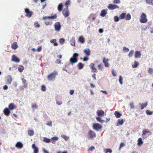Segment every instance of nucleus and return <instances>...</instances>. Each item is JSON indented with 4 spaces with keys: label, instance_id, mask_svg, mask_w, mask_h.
Instances as JSON below:
<instances>
[{
    "label": "nucleus",
    "instance_id": "nucleus-13",
    "mask_svg": "<svg viewBox=\"0 0 153 153\" xmlns=\"http://www.w3.org/2000/svg\"><path fill=\"white\" fill-rule=\"evenodd\" d=\"M13 79L10 75H8L6 77V83L7 84H11Z\"/></svg>",
    "mask_w": 153,
    "mask_h": 153
},
{
    "label": "nucleus",
    "instance_id": "nucleus-11",
    "mask_svg": "<svg viewBox=\"0 0 153 153\" xmlns=\"http://www.w3.org/2000/svg\"><path fill=\"white\" fill-rule=\"evenodd\" d=\"M83 51L86 56H89L90 55L91 51L89 48H85L83 50Z\"/></svg>",
    "mask_w": 153,
    "mask_h": 153
},
{
    "label": "nucleus",
    "instance_id": "nucleus-30",
    "mask_svg": "<svg viewBox=\"0 0 153 153\" xmlns=\"http://www.w3.org/2000/svg\"><path fill=\"white\" fill-rule=\"evenodd\" d=\"M126 13H122L119 16V18L121 19H122L125 18Z\"/></svg>",
    "mask_w": 153,
    "mask_h": 153
},
{
    "label": "nucleus",
    "instance_id": "nucleus-7",
    "mask_svg": "<svg viewBox=\"0 0 153 153\" xmlns=\"http://www.w3.org/2000/svg\"><path fill=\"white\" fill-rule=\"evenodd\" d=\"M108 8L110 10H114L116 9H119V7L117 5L109 4L108 6Z\"/></svg>",
    "mask_w": 153,
    "mask_h": 153
},
{
    "label": "nucleus",
    "instance_id": "nucleus-17",
    "mask_svg": "<svg viewBox=\"0 0 153 153\" xmlns=\"http://www.w3.org/2000/svg\"><path fill=\"white\" fill-rule=\"evenodd\" d=\"M97 112L99 117H102L104 114V111L102 110H98Z\"/></svg>",
    "mask_w": 153,
    "mask_h": 153
},
{
    "label": "nucleus",
    "instance_id": "nucleus-63",
    "mask_svg": "<svg viewBox=\"0 0 153 153\" xmlns=\"http://www.w3.org/2000/svg\"><path fill=\"white\" fill-rule=\"evenodd\" d=\"M123 78L121 76H120L119 77V81L120 84H122L123 83L122 82Z\"/></svg>",
    "mask_w": 153,
    "mask_h": 153
},
{
    "label": "nucleus",
    "instance_id": "nucleus-29",
    "mask_svg": "<svg viewBox=\"0 0 153 153\" xmlns=\"http://www.w3.org/2000/svg\"><path fill=\"white\" fill-rule=\"evenodd\" d=\"M131 18V15L129 13H128L125 16V18L126 20H129Z\"/></svg>",
    "mask_w": 153,
    "mask_h": 153
},
{
    "label": "nucleus",
    "instance_id": "nucleus-61",
    "mask_svg": "<svg viewBox=\"0 0 153 153\" xmlns=\"http://www.w3.org/2000/svg\"><path fill=\"white\" fill-rule=\"evenodd\" d=\"M95 147L94 146H91L88 149V151H92L93 150L95 149Z\"/></svg>",
    "mask_w": 153,
    "mask_h": 153
},
{
    "label": "nucleus",
    "instance_id": "nucleus-26",
    "mask_svg": "<svg viewBox=\"0 0 153 153\" xmlns=\"http://www.w3.org/2000/svg\"><path fill=\"white\" fill-rule=\"evenodd\" d=\"M70 43L71 45L73 46H74L75 45V37H73L70 40Z\"/></svg>",
    "mask_w": 153,
    "mask_h": 153
},
{
    "label": "nucleus",
    "instance_id": "nucleus-25",
    "mask_svg": "<svg viewBox=\"0 0 153 153\" xmlns=\"http://www.w3.org/2000/svg\"><path fill=\"white\" fill-rule=\"evenodd\" d=\"M139 105L140 106L141 109L143 110L144 108L147 106L148 105V103L147 102H146L145 103H143L142 104H141V103H139Z\"/></svg>",
    "mask_w": 153,
    "mask_h": 153
},
{
    "label": "nucleus",
    "instance_id": "nucleus-32",
    "mask_svg": "<svg viewBox=\"0 0 153 153\" xmlns=\"http://www.w3.org/2000/svg\"><path fill=\"white\" fill-rule=\"evenodd\" d=\"M43 141L44 142L46 143H49L50 142L51 140L50 139L46 137H43Z\"/></svg>",
    "mask_w": 153,
    "mask_h": 153
},
{
    "label": "nucleus",
    "instance_id": "nucleus-47",
    "mask_svg": "<svg viewBox=\"0 0 153 153\" xmlns=\"http://www.w3.org/2000/svg\"><path fill=\"white\" fill-rule=\"evenodd\" d=\"M34 26L36 28H38L40 27V25L38 22H36L34 23Z\"/></svg>",
    "mask_w": 153,
    "mask_h": 153
},
{
    "label": "nucleus",
    "instance_id": "nucleus-56",
    "mask_svg": "<svg viewBox=\"0 0 153 153\" xmlns=\"http://www.w3.org/2000/svg\"><path fill=\"white\" fill-rule=\"evenodd\" d=\"M62 137L64 139H65L66 140H67L69 139V137H68L65 136V135H63L62 136Z\"/></svg>",
    "mask_w": 153,
    "mask_h": 153
},
{
    "label": "nucleus",
    "instance_id": "nucleus-4",
    "mask_svg": "<svg viewBox=\"0 0 153 153\" xmlns=\"http://www.w3.org/2000/svg\"><path fill=\"white\" fill-rule=\"evenodd\" d=\"M102 126L98 123H94L93 124V128L94 129L98 131L102 128Z\"/></svg>",
    "mask_w": 153,
    "mask_h": 153
},
{
    "label": "nucleus",
    "instance_id": "nucleus-27",
    "mask_svg": "<svg viewBox=\"0 0 153 153\" xmlns=\"http://www.w3.org/2000/svg\"><path fill=\"white\" fill-rule=\"evenodd\" d=\"M22 80L24 87L25 88H27V84L26 83V80L23 78L22 79Z\"/></svg>",
    "mask_w": 153,
    "mask_h": 153
},
{
    "label": "nucleus",
    "instance_id": "nucleus-22",
    "mask_svg": "<svg viewBox=\"0 0 153 153\" xmlns=\"http://www.w3.org/2000/svg\"><path fill=\"white\" fill-rule=\"evenodd\" d=\"M141 55L140 52L139 51H136L135 52L134 56L135 58H140Z\"/></svg>",
    "mask_w": 153,
    "mask_h": 153
},
{
    "label": "nucleus",
    "instance_id": "nucleus-21",
    "mask_svg": "<svg viewBox=\"0 0 153 153\" xmlns=\"http://www.w3.org/2000/svg\"><path fill=\"white\" fill-rule=\"evenodd\" d=\"M32 147L33 149L34 153H38V149L35 146V145L34 144H33L32 146Z\"/></svg>",
    "mask_w": 153,
    "mask_h": 153
},
{
    "label": "nucleus",
    "instance_id": "nucleus-31",
    "mask_svg": "<svg viewBox=\"0 0 153 153\" xmlns=\"http://www.w3.org/2000/svg\"><path fill=\"white\" fill-rule=\"evenodd\" d=\"M58 139V138L56 137H53L51 138V142L52 143L54 144L55 143V141L57 140Z\"/></svg>",
    "mask_w": 153,
    "mask_h": 153
},
{
    "label": "nucleus",
    "instance_id": "nucleus-34",
    "mask_svg": "<svg viewBox=\"0 0 153 153\" xmlns=\"http://www.w3.org/2000/svg\"><path fill=\"white\" fill-rule=\"evenodd\" d=\"M56 39H53L51 41V43H53V45L55 46H57L58 45V44L56 42Z\"/></svg>",
    "mask_w": 153,
    "mask_h": 153
},
{
    "label": "nucleus",
    "instance_id": "nucleus-24",
    "mask_svg": "<svg viewBox=\"0 0 153 153\" xmlns=\"http://www.w3.org/2000/svg\"><path fill=\"white\" fill-rule=\"evenodd\" d=\"M124 122L123 119H120L118 120L117 121V126H118L120 125H122Z\"/></svg>",
    "mask_w": 153,
    "mask_h": 153
},
{
    "label": "nucleus",
    "instance_id": "nucleus-8",
    "mask_svg": "<svg viewBox=\"0 0 153 153\" xmlns=\"http://www.w3.org/2000/svg\"><path fill=\"white\" fill-rule=\"evenodd\" d=\"M25 12L26 13L25 16L28 18L31 17L33 14V12L32 11L29 10L28 8H26L25 10Z\"/></svg>",
    "mask_w": 153,
    "mask_h": 153
},
{
    "label": "nucleus",
    "instance_id": "nucleus-18",
    "mask_svg": "<svg viewBox=\"0 0 153 153\" xmlns=\"http://www.w3.org/2000/svg\"><path fill=\"white\" fill-rule=\"evenodd\" d=\"M12 60L16 62H19L20 61L19 59L14 55L12 56Z\"/></svg>",
    "mask_w": 153,
    "mask_h": 153
},
{
    "label": "nucleus",
    "instance_id": "nucleus-12",
    "mask_svg": "<svg viewBox=\"0 0 153 153\" xmlns=\"http://www.w3.org/2000/svg\"><path fill=\"white\" fill-rule=\"evenodd\" d=\"M56 14H55L53 16H44L43 17V20H45L48 19H56Z\"/></svg>",
    "mask_w": 153,
    "mask_h": 153
},
{
    "label": "nucleus",
    "instance_id": "nucleus-1",
    "mask_svg": "<svg viewBox=\"0 0 153 153\" xmlns=\"http://www.w3.org/2000/svg\"><path fill=\"white\" fill-rule=\"evenodd\" d=\"M57 74V72L55 71L47 76V79L49 81L53 80Z\"/></svg>",
    "mask_w": 153,
    "mask_h": 153
},
{
    "label": "nucleus",
    "instance_id": "nucleus-59",
    "mask_svg": "<svg viewBox=\"0 0 153 153\" xmlns=\"http://www.w3.org/2000/svg\"><path fill=\"white\" fill-rule=\"evenodd\" d=\"M78 54L77 53H74L73 55L72 58H77Z\"/></svg>",
    "mask_w": 153,
    "mask_h": 153
},
{
    "label": "nucleus",
    "instance_id": "nucleus-54",
    "mask_svg": "<svg viewBox=\"0 0 153 153\" xmlns=\"http://www.w3.org/2000/svg\"><path fill=\"white\" fill-rule=\"evenodd\" d=\"M41 90L43 91H45L46 90V87L44 85H42L41 86Z\"/></svg>",
    "mask_w": 153,
    "mask_h": 153
},
{
    "label": "nucleus",
    "instance_id": "nucleus-2",
    "mask_svg": "<svg viewBox=\"0 0 153 153\" xmlns=\"http://www.w3.org/2000/svg\"><path fill=\"white\" fill-rule=\"evenodd\" d=\"M96 136V133L92 130H90L87 134V137L88 139H93Z\"/></svg>",
    "mask_w": 153,
    "mask_h": 153
},
{
    "label": "nucleus",
    "instance_id": "nucleus-50",
    "mask_svg": "<svg viewBox=\"0 0 153 153\" xmlns=\"http://www.w3.org/2000/svg\"><path fill=\"white\" fill-rule=\"evenodd\" d=\"M70 1L69 0H68L65 3V5L66 7V8H68V5H69L70 3Z\"/></svg>",
    "mask_w": 153,
    "mask_h": 153
},
{
    "label": "nucleus",
    "instance_id": "nucleus-19",
    "mask_svg": "<svg viewBox=\"0 0 153 153\" xmlns=\"http://www.w3.org/2000/svg\"><path fill=\"white\" fill-rule=\"evenodd\" d=\"M18 47L17 43L16 42H14L12 45L11 47L13 49H16Z\"/></svg>",
    "mask_w": 153,
    "mask_h": 153
},
{
    "label": "nucleus",
    "instance_id": "nucleus-46",
    "mask_svg": "<svg viewBox=\"0 0 153 153\" xmlns=\"http://www.w3.org/2000/svg\"><path fill=\"white\" fill-rule=\"evenodd\" d=\"M96 118L97 120L100 123H103L105 122L104 120H102L100 117H97Z\"/></svg>",
    "mask_w": 153,
    "mask_h": 153
},
{
    "label": "nucleus",
    "instance_id": "nucleus-41",
    "mask_svg": "<svg viewBox=\"0 0 153 153\" xmlns=\"http://www.w3.org/2000/svg\"><path fill=\"white\" fill-rule=\"evenodd\" d=\"M88 19H92L91 21H93L95 19V17L94 16L93 14H91L88 17Z\"/></svg>",
    "mask_w": 153,
    "mask_h": 153
},
{
    "label": "nucleus",
    "instance_id": "nucleus-38",
    "mask_svg": "<svg viewBox=\"0 0 153 153\" xmlns=\"http://www.w3.org/2000/svg\"><path fill=\"white\" fill-rule=\"evenodd\" d=\"M62 9V3H60L59 4L58 7V9L59 11H61Z\"/></svg>",
    "mask_w": 153,
    "mask_h": 153
},
{
    "label": "nucleus",
    "instance_id": "nucleus-20",
    "mask_svg": "<svg viewBox=\"0 0 153 153\" xmlns=\"http://www.w3.org/2000/svg\"><path fill=\"white\" fill-rule=\"evenodd\" d=\"M16 147L18 148L21 149L23 147V145L21 142H18L16 144Z\"/></svg>",
    "mask_w": 153,
    "mask_h": 153
},
{
    "label": "nucleus",
    "instance_id": "nucleus-45",
    "mask_svg": "<svg viewBox=\"0 0 153 153\" xmlns=\"http://www.w3.org/2000/svg\"><path fill=\"white\" fill-rule=\"evenodd\" d=\"M138 62L136 61H135L134 62V64L132 65V66L133 68H135L137 67L138 65Z\"/></svg>",
    "mask_w": 153,
    "mask_h": 153
},
{
    "label": "nucleus",
    "instance_id": "nucleus-15",
    "mask_svg": "<svg viewBox=\"0 0 153 153\" xmlns=\"http://www.w3.org/2000/svg\"><path fill=\"white\" fill-rule=\"evenodd\" d=\"M3 112L5 115L8 116L10 114V111L8 108H5L3 111Z\"/></svg>",
    "mask_w": 153,
    "mask_h": 153
},
{
    "label": "nucleus",
    "instance_id": "nucleus-64",
    "mask_svg": "<svg viewBox=\"0 0 153 153\" xmlns=\"http://www.w3.org/2000/svg\"><path fill=\"white\" fill-rule=\"evenodd\" d=\"M61 62V60L59 59H57L56 61L55 62L56 64H60Z\"/></svg>",
    "mask_w": 153,
    "mask_h": 153
},
{
    "label": "nucleus",
    "instance_id": "nucleus-14",
    "mask_svg": "<svg viewBox=\"0 0 153 153\" xmlns=\"http://www.w3.org/2000/svg\"><path fill=\"white\" fill-rule=\"evenodd\" d=\"M8 109L9 110H12L16 108V106L13 103H10L8 106Z\"/></svg>",
    "mask_w": 153,
    "mask_h": 153
},
{
    "label": "nucleus",
    "instance_id": "nucleus-16",
    "mask_svg": "<svg viewBox=\"0 0 153 153\" xmlns=\"http://www.w3.org/2000/svg\"><path fill=\"white\" fill-rule=\"evenodd\" d=\"M107 11L108 10L107 9L102 10L100 15L102 17L105 16L107 13Z\"/></svg>",
    "mask_w": 153,
    "mask_h": 153
},
{
    "label": "nucleus",
    "instance_id": "nucleus-55",
    "mask_svg": "<svg viewBox=\"0 0 153 153\" xmlns=\"http://www.w3.org/2000/svg\"><path fill=\"white\" fill-rule=\"evenodd\" d=\"M123 50L125 51V52H127L129 51V49L128 48H126V47H123Z\"/></svg>",
    "mask_w": 153,
    "mask_h": 153
},
{
    "label": "nucleus",
    "instance_id": "nucleus-40",
    "mask_svg": "<svg viewBox=\"0 0 153 153\" xmlns=\"http://www.w3.org/2000/svg\"><path fill=\"white\" fill-rule=\"evenodd\" d=\"M24 69V68L22 65H19L18 68V71L20 72H22Z\"/></svg>",
    "mask_w": 153,
    "mask_h": 153
},
{
    "label": "nucleus",
    "instance_id": "nucleus-28",
    "mask_svg": "<svg viewBox=\"0 0 153 153\" xmlns=\"http://www.w3.org/2000/svg\"><path fill=\"white\" fill-rule=\"evenodd\" d=\"M114 114L117 118H120L122 115V114L118 111H115Z\"/></svg>",
    "mask_w": 153,
    "mask_h": 153
},
{
    "label": "nucleus",
    "instance_id": "nucleus-10",
    "mask_svg": "<svg viewBox=\"0 0 153 153\" xmlns=\"http://www.w3.org/2000/svg\"><path fill=\"white\" fill-rule=\"evenodd\" d=\"M62 13L65 17H67L69 16V12L68 8H66V9H64L62 11Z\"/></svg>",
    "mask_w": 153,
    "mask_h": 153
},
{
    "label": "nucleus",
    "instance_id": "nucleus-39",
    "mask_svg": "<svg viewBox=\"0 0 153 153\" xmlns=\"http://www.w3.org/2000/svg\"><path fill=\"white\" fill-rule=\"evenodd\" d=\"M104 151L105 153H111L112 152V150L109 149H105Z\"/></svg>",
    "mask_w": 153,
    "mask_h": 153
},
{
    "label": "nucleus",
    "instance_id": "nucleus-3",
    "mask_svg": "<svg viewBox=\"0 0 153 153\" xmlns=\"http://www.w3.org/2000/svg\"><path fill=\"white\" fill-rule=\"evenodd\" d=\"M147 20L146 14L144 13H142L140 16V22L142 23H145L147 22Z\"/></svg>",
    "mask_w": 153,
    "mask_h": 153
},
{
    "label": "nucleus",
    "instance_id": "nucleus-52",
    "mask_svg": "<svg viewBox=\"0 0 153 153\" xmlns=\"http://www.w3.org/2000/svg\"><path fill=\"white\" fill-rule=\"evenodd\" d=\"M148 73L150 74H152L153 73V69L151 68H149L148 70Z\"/></svg>",
    "mask_w": 153,
    "mask_h": 153
},
{
    "label": "nucleus",
    "instance_id": "nucleus-42",
    "mask_svg": "<svg viewBox=\"0 0 153 153\" xmlns=\"http://www.w3.org/2000/svg\"><path fill=\"white\" fill-rule=\"evenodd\" d=\"M150 132L149 130H147L146 129H145L143 130V133L142 134V135L143 136L146 135L147 133H149Z\"/></svg>",
    "mask_w": 153,
    "mask_h": 153
},
{
    "label": "nucleus",
    "instance_id": "nucleus-6",
    "mask_svg": "<svg viewBox=\"0 0 153 153\" xmlns=\"http://www.w3.org/2000/svg\"><path fill=\"white\" fill-rule=\"evenodd\" d=\"M89 67L92 72L93 73H97L98 70L95 67L94 64V63H91L89 65Z\"/></svg>",
    "mask_w": 153,
    "mask_h": 153
},
{
    "label": "nucleus",
    "instance_id": "nucleus-23",
    "mask_svg": "<svg viewBox=\"0 0 153 153\" xmlns=\"http://www.w3.org/2000/svg\"><path fill=\"white\" fill-rule=\"evenodd\" d=\"M70 61L71 64L73 65V64L76 63L77 62V58H74L71 57L70 59Z\"/></svg>",
    "mask_w": 153,
    "mask_h": 153
},
{
    "label": "nucleus",
    "instance_id": "nucleus-51",
    "mask_svg": "<svg viewBox=\"0 0 153 153\" xmlns=\"http://www.w3.org/2000/svg\"><path fill=\"white\" fill-rule=\"evenodd\" d=\"M31 106L33 109H34L37 108V105L35 103L32 104Z\"/></svg>",
    "mask_w": 153,
    "mask_h": 153
},
{
    "label": "nucleus",
    "instance_id": "nucleus-57",
    "mask_svg": "<svg viewBox=\"0 0 153 153\" xmlns=\"http://www.w3.org/2000/svg\"><path fill=\"white\" fill-rule=\"evenodd\" d=\"M56 103L57 105H60L62 103V102L61 101L56 100Z\"/></svg>",
    "mask_w": 153,
    "mask_h": 153
},
{
    "label": "nucleus",
    "instance_id": "nucleus-9",
    "mask_svg": "<svg viewBox=\"0 0 153 153\" xmlns=\"http://www.w3.org/2000/svg\"><path fill=\"white\" fill-rule=\"evenodd\" d=\"M109 59L106 58L105 57H103L102 59V62L104 65V66L106 67H108L110 66V64L108 62Z\"/></svg>",
    "mask_w": 153,
    "mask_h": 153
},
{
    "label": "nucleus",
    "instance_id": "nucleus-60",
    "mask_svg": "<svg viewBox=\"0 0 153 153\" xmlns=\"http://www.w3.org/2000/svg\"><path fill=\"white\" fill-rule=\"evenodd\" d=\"M65 41V40L63 39H61L59 40V42L61 44H63Z\"/></svg>",
    "mask_w": 153,
    "mask_h": 153
},
{
    "label": "nucleus",
    "instance_id": "nucleus-48",
    "mask_svg": "<svg viewBox=\"0 0 153 153\" xmlns=\"http://www.w3.org/2000/svg\"><path fill=\"white\" fill-rule=\"evenodd\" d=\"M134 51H133V50L131 51H130L129 53L128 54V56L129 57H131L133 56V55L134 53Z\"/></svg>",
    "mask_w": 153,
    "mask_h": 153
},
{
    "label": "nucleus",
    "instance_id": "nucleus-58",
    "mask_svg": "<svg viewBox=\"0 0 153 153\" xmlns=\"http://www.w3.org/2000/svg\"><path fill=\"white\" fill-rule=\"evenodd\" d=\"M46 125L48 126H52V123L51 121H48L46 124Z\"/></svg>",
    "mask_w": 153,
    "mask_h": 153
},
{
    "label": "nucleus",
    "instance_id": "nucleus-49",
    "mask_svg": "<svg viewBox=\"0 0 153 153\" xmlns=\"http://www.w3.org/2000/svg\"><path fill=\"white\" fill-rule=\"evenodd\" d=\"M45 24L47 25H51L52 22L51 21H45Z\"/></svg>",
    "mask_w": 153,
    "mask_h": 153
},
{
    "label": "nucleus",
    "instance_id": "nucleus-43",
    "mask_svg": "<svg viewBox=\"0 0 153 153\" xmlns=\"http://www.w3.org/2000/svg\"><path fill=\"white\" fill-rule=\"evenodd\" d=\"M78 69H82L84 65L81 63H79L78 64Z\"/></svg>",
    "mask_w": 153,
    "mask_h": 153
},
{
    "label": "nucleus",
    "instance_id": "nucleus-53",
    "mask_svg": "<svg viewBox=\"0 0 153 153\" xmlns=\"http://www.w3.org/2000/svg\"><path fill=\"white\" fill-rule=\"evenodd\" d=\"M119 17L117 16H115L114 17V21L116 22H118L119 20Z\"/></svg>",
    "mask_w": 153,
    "mask_h": 153
},
{
    "label": "nucleus",
    "instance_id": "nucleus-44",
    "mask_svg": "<svg viewBox=\"0 0 153 153\" xmlns=\"http://www.w3.org/2000/svg\"><path fill=\"white\" fill-rule=\"evenodd\" d=\"M79 41L82 43H83L85 41L84 38L82 37H80L79 38Z\"/></svg>",
    "mask_w": 153,
    "mask_h": 153
},
{
    "label": "nucleus",
    "instance_id": "nucleus-35",
    "mask_svg": "<svg viewBox=\"0 0 153 153\" xmlns=\"http://www.w3.org/2000/svg\"><path fill=\"white\" fill-rule=\"evenodd\" d=\"M98 68L99 70H102L103 69V66L102 63L98 64Z\"/></svg>",
    "mask_w": 153,
    "mask_h": 153
},
{
    "label": "nucleus",
    "instance_id": "nucleus-5",
    "mask_svg": "<svg viewBox=\"0 0 153 153\" xmlns=\"http://www.w3.org/2000/svg\"><path fill=\"white\" fill-rule=\"evenodd\" d=\"M55 30L56 31L59 32L61 28V25L59 22H57L54 24Z\"/></svg>",
    "mask_w": 153,
    "mask_h": 153
},
{
    "label": "nucleus",
    "instance_id": "nucleus-36",
    "mask_svg": "<svg viewBox=\"0 0 153 153\" xmlns=\"http://www.w3.org/2000/svg\"><path fill=\"white\" fill-rule=\"evenodd\" d=\"M147 4L153 5V0H146Z\"/></svg>",
    "mask_w": 153,
    "mask_h": 153
},
{
    "label": "nucleus",
    "instance_id": "nucleus-62",
    "mask_svg": "<svg viewBox=\"0 0 153 153\" xmlns=\"http://www.w3.org/2000/svg\"><path fill=\"white\" fill-rule=\"evenodd\" d=\"M146 112L147 114L149 115H151L152 114V112H151L148 110H147Z\"/></svg>",
    "mask_w": 153,
    "mask_h": 153
},
{
    "label": "nucleus",
    "instance_id": "nucleus-37",
    "mask_svg": "<svg viewBox=\"0 0 153 153\" xmlns=\"http://www.w3.org/2000/svg\"><path fill=\"white\" fill-rule=\"evenodd\" d=\"M28 134L30 136H32L34 134V131L33 130H29L28 131Z\"/></svg>",
    "mask_w": 153,
    "mask_h": 153
},
{
    "label": "nucleus",
    "instance_id": "nucleus-33",
    "mask_svg": "<svg viewBox=\"0 0 153 153\" xmlns=\"http://www.w3.org/2000/svg\"><path fill=\"white\" fill-rule=\"evenodd\" d=\"M143 143L142 140V139L141 138H139L138 140V143L137 144L139 146H140Z\"/></svg>",
    "mask_w": 153,
    "mask_h": 153
}]
</instances>
